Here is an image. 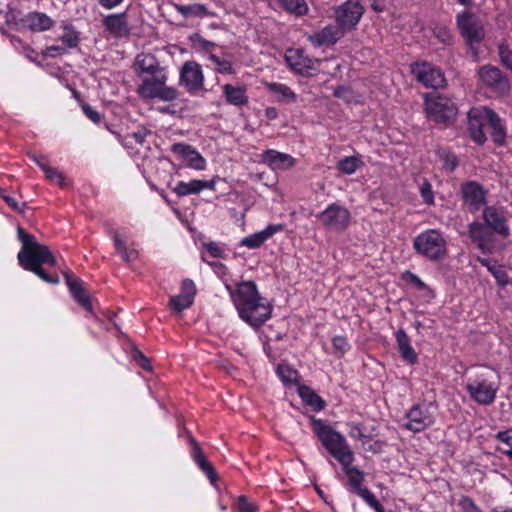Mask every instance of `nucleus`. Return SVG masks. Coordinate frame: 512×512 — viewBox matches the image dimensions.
Listing matches in <instances>:
<instances>
[{
    "instance_id": "nucleus-1",
    "label": "nucleus",
    "mask_w": 512,
    "mask_h": 512,
    "mask_svg": "<svg viewBox=\"0 0 512 512\" xmlns=\"http://www.w3.org/2000/svg\"><path fill=\"white\" fill-rule=\"evenodd\" d=\"M239 317L257 330L272 316L273 306L260 295L254 281L239 282L235 288L225 284Z\"/></svg>"
},
{
    "instance_id": "nucleus-2",
    "label": "nucleus",
    "mask_w": 512,
    "mask_h": 512,
    "mask_svg": "<svg viewBox=\"0 0 512 512\" xmlns=\"http://www.w3.org/2000/svg\"><path fill=\"white\" fill-rule=\"evenodd\" d=\"M18 240L22 243V247L17 255L19 265L31 271L40 277L43 281L50 284L59 283L57 276L48 275L42 265H56V258L46 245L39 243L35 236L27 233L22 227L17 228Z\"/></svg>"
},
{
    "instance_id": "nucleus-3",
    "label": "nucleus",
    "mask_w": 512,
    "mask_h": 512,
    "mask_svg": "<svg viewBox=\"0 0 512 512\" xmlns=\"http://www.w3.org/2000/svg\"><path fill=\"white\" fill-rule=\"evenodd\" d=\"M310 422L313 432L332 457L340 464L347 465L353 463L354 453L346 438L340 432L334 430L321 419L311 417Z\"/></svg>"
},
{
    "instance_id": "nucleus-4",
    "label": "nucleus",
    "mask_w": 512,
    "mask_h": 512,
    "mask_svg": "<svg viewBox=\"0 0 512 512\" xmlns=\"http://www.w3.org/2000/svg\"><path fill=\"white\" fill-rule=\"evenodd\" d=\"M413 248L417 254L434 262L447 256V242L436 229H428L418 234L413 240Z\"/></svg>"
},
{
    "instance_id": "nucleus-5",
    "label": "nucleus",
    "mask_w": 512,
    "mask_h": 512,
    "mask_svg": "<svg viewBox=\"0 0 512 512\" xmlns=\"http://www.w3.org/2000/svg\"><path fill=\"white\" fill-rule=\"evenodd\" d=\"M167 79L166 71L144 78L137 88L139 97L144 100L174 101L178 92L175 88L166 86Z\"/></svg>"
},
{
    "instance_id": "nucleus-6",
    "label": "nucleus",
    "mask_w": 512,
    "mask_h": 512,
    "mask_svg": "<svg viewBox=\"0 0 512 512\" xmlns=\"http://www.w3.org/2000/svg\"><path fill=\"white\" fill-rule=\"evenodd\" d=\"M428 118L435 123L448 125L454 121L458 108L453 100L436 94L425 100Z\"/></svg>"
},
{
    "instance_id": "nucleus-7",
    "label": "nucleus",
    "mask_w": 512,
    "mask_h": 512,
    "mask_svg": "<svg viewBox=\"0 0 512 512\" xmlns=\"http://www.w3.org/2000/svg\"><path fill=\"white\" fill-rule=\"evenodd\" d=\"M7 22L14 26L15 29H29L32 32H43L54 26V20L47 14L42 12H29L19 17L16 12L10 11L6 15Z\"/></svg>"
},
{
    "instance_id": "nucleus-8",
    "label": "nucleus",
    "mask_w": 512,
    "mask_h": 512,
    "mask_svg": "<svg viewBox=\"0 0 512 512\" xmlns=\"http://www.w3.org/2000/svg\"><path fill=\"white\" fill-rule=\"evenodd\" d=\"M457 27L466 44L474 48L485 36L481 21L474 14L464 11L459 13L456 18Z\"/></svg>"
},
{
    "instance_id": "nucleus-9",
    "label": "nucleus",
    "mask_w": 512,
    "mask_h": 512,
    "mask_svg": "<svg viewBox=\"0 0 512 512\" xmlns=\"http://www.w3.org/2000/svg\"><path fill=\"white\" fill-rule=\"evenodd\" d=\"M406 422L403 424V428L413 432L420 433L435 422L434 415L429 410V405L426 403L414 404L405 413Z\"/></svg>"
},
{
    "instance_id": "nucleus-10",
    "label": "nucleus",
    "mask_w": 512,
    "mask_h": 512,
    "mask_svg": "<svg viewBox=\"0 0 512 512\" xmlns=\"http://www.w3.org/2000/svg\"><path fill=\"white\" fill-rule=\"evenodd\" d=\"M466 390L476 403L480 405H490L496 398L498 386L487 378H469L466 384Z\"/></svg>"
},
{
    "instance_id": "nucleus-11",
    "label": "nucleus",
    "mask_w": 512,
    "mask_h": 512,
    "mask_svg": "<svg viewBox=\"0 0 512 512\" xmlns=\"http://www.w3.org/2000/svg\"><path fill=\"white\" fill-rule=\"evenodd\" d=\"M316 217L326 229L344 231L349 225L351 216L347 208L338 203H332Z\"/></svg>"
},
{
    "instance_id": "nucleus-12",
    "label": "nucleus",
    "mask_w": 512,
    "mask_h": 512,
    "mask_svg": "<svg viewBox=\"0 0 512 512\" xmlns=\"http://www.w3.org/2000/svg\"><path fill=\"white\" fill-rule=\"evenodd\" d=\"M363 13L364 8L358 1L348 0L344 2L335 11L338 27L343 29L344 33L353 30Z\"/></svg>"
},
{
    "instance_id": "nucleus-13",
    "label": "nucleus",
    "mask_w": 512,
    "mask_h": 512,
    "mask_svg": "<svg viewBox=\"0 0 512 512\" xmlns=\"http://www.w3.org/2000/svg\"><path fill=\"white\" fill-rule=\"evenodd\" d=\"M180 84L183 85L190 94H196L203 90L204 75L202 67L195 61L185 62L180 70Z\"/></svg>"
},
{
    "instance_id": "nucleus-14",
    "label": "nucleus",
    "mask_w": 512,
    "mask_h": 512,
    "mask_svg": "<svg viewBox=\"0 0 512 512\" xmlns=\"http://www.w3.org/2000/svg\"><path fill=\"white\" fill-rule=\"evenodd\" d=\"M411 68L416 79L425 87L438 89L445 86L446 79L444 74L430 63H415Z\"/></svg>"
},
{
    "instance_id": "nucleus-15",
    "label": "nucleus",
    "mask_w": 512,
    "mask_h": 512,
    "mask_svg": "<svg viewBox=\"0 0 512 512\" xmlns=\"http://www.w3.org/2000/svg\"><path fill=\"white\" fill-rule=\"evenodd\" d=\"M485 226L502 237L510 235L507 217L504 209L495 206H486L482 213Z\"/></svg>"
},
{
    "instance_id": "nucleus-16",
    "label": "nucleus",
    "mask_w": 512,
    "mask_h": 512,
    "mask_svg": "<svg viewBox=\"0 0 512 512\" xmlns=\"http://www.w3.org/2000/svg\"><path fill=\"white\" fill-rule=\"evenodd\" d=\"M171 151L184 160L189 168L195 170H204L206 168V160L191 145L185 143H175L171 147Z\"/></svg>"
},
{
    "instance_id": "nucleus-17",
    "label": "nucleus",
    "mask_w": 512,
    "mask_h": 512,
    "mask_svg": "<svg viewBox=\"0 0 512 512\" xmlns=\"http://www.w3.org/2000/svg\"><path fill=\"white\" fill-rule=\"evenodd\" d=\"M64 278L74 300L87 312L92 313V303L89 295L83 287L82 280L75 277L71 271H65Z\"/></svg>"
},
{
    "instance_id": "nucleus-18",
    "label": "nucleus",
    "mask_w": 512,
    "mask_h": 512,
    "mask_svg": "<svg viewBox=\"0 0 512 512\" xmlns=\"http://www.w3.org/2000/svg\"><path fill=\"white\" fill-rule=\"evenodd\" d=\"M461 193L472 212L478 211L486 201V192L483 186L475 181L462 184Z\"/></svg>"
},
{
    "instance_id": "nucleus-19",
    "label": "nucleus",
    "mask_w": 512,
    "mask_h": 512,
    "mask_svg": "<svg viewBox=\"0 0 512 512\" xmlns=\"http://www.w3.org/2000/svg\"><path fill=\"white\" fill-rule=\"evenodd\" d=\"M344 35L343 29L339 28L338 25H328L319 32L308 35L307 39L315 47L332 46Z\"/></svg>"
},
{
    "instance_id": "nucleus-20",
    "label": "nucleus",
    "mask_w": 512,
    "mask_h": 512,
    "mask_svg": "<svg viewBox=\"0 0 512 512\" xmlns=\"http://www.w3.org/2000/svg\"><path fill=\"white\" fill-rule=\"evenodd\" d=\"M478 75L481 81L489 87L498 90H506L509 88L508 79L496 66L484 65L479 68Z\"/></svg>"
},
{
    "instance_id": "nucleus-21",
    "label": "nucleus",
    "mask_w": 512,
    "mask_h": 512,
    "mask_svg": "<svg viewBox=\"0 0 512 512\" xmlns=\"http://www.w3.org/2000/svg\"><path fill=\"white\" fill-rule=\"evenodd\" d=\"M102 24L105 30L116 38H124L130 34L127 14L125 12L105 16L102 19Z\"/></svg>"
},
{
    "instance_id": "nucleus-22",
    "label": "nucleus",
    "mask_w": 512,
    "mask_h": 512,
    "mask_svg": "<svg viewBox=\"0 0 512 512\" xmlns=\"http://www.w3.org/2000/svg\"><path fill=\"white\" fill-rule=\"evenodd\" d=\"M284 229L283 224H271L268 225L265 229L256 232L254 234L248 235L244 237L240 241V245L247 247L249 249H256L261 247L265 241H267L270 237H272L277 232H280Z\"/></svg>"
},
{
    "instance_id": "nucleus-23",
    "label": "nucleus",
    "mask_w": 512,
    "mask_h": 512,
    "mask_svg": "<svg viewBox=\"0 0 512 512\" xmlns=\"http://www.w3.org/2000/svg\"><path fill=\"white\" fill-rule=\"evenodd\" d=\"M215 185V179L209 181L194 179L189 182H178L172 191L179 197H185L191 194H198L205 189L215 190Z\"/></svg>"
},
{
    "instance_id": "nucleus-24",
    "label": "nucleus",
    "mask_w": 512,
    "mask_h": 512,
    "mask_svg": "<svg viewBox=\"0 0 512 512\" xmlns=\"http://www.w3.org/2000/svg\"><path fill=\"white\" fill-rule=\"evenodd\" d=\"M468 235L471 240L477 243L483 253H488L493 248L491 235L486 231L485 223L474 221L468 225Z\"/></svg>"
},
{
    "instance_id": "nucleus-25",
    "label": "nucleus",
    "mask_w": 512,
    "mask_h": 512,
    "mask_svg": "<svg viewBox=\"0 0 512 512\" xmlns=\"http://www.w3.org/2000/svg\"><path fill=\"white\" fill-rule=\"evenodd\" d=\"M468 131L473 141L479 145L486 142V136L483 132V125L485 118L482 114V109H471L468 112Z\"/></svg>"
},
{
    "instance_id": "nucleus-26",
    "label": "nucleus",
    "mask_w": 512,
    "mask_h": 512,
    "mask_svg": "<svg viewBox=\"0 0 512 512\" xmlns=\"http://www.w3.org/2000/svg\"><path fill=\"white\" fill-rule=\"evenodd\" d=\"M482 114L491 129V137L495 144L503 145L506 140V131L499 116L494 110L484 107Z\"/></svg>"
},
{
    "instance_id": "nucleus-27",
    "label": "nucleus",
    "mask_w": 512,
    "mask_h": 512,
    "mask_svg": "<svg viewBox=\"0 0 512 512\" xmlns=\"http://www.w3.org/2000/svg\"><path fill=\"white\" fill-rule=\"evenodd\" d=\"M262 159L273 170H286L295 165L296 160L289 154L278 152L276 150H266L262 154Z\"/></svg>"
},
{
    "instance_id": "nucleus-28",
    "label": "nucleus",
    "mask_w": 512,
    "mask_h": 512,
    "mask_svg": "<svg viewBox=\"0 0 512 512\" xmlns=\"http://www.w3.org/2000/svg\"><path fill=\"white\" fill-rule=\"evenodd\" d=\"M191 456L197 466L206 474L209 481L214 484L218 480L217 473L213 467V465L206 459L203 454L198 442L195 439L191 438Z\"/></svg>"
},
{
    "instance_id": "nucleus-29",
    "label": "nucleus",
    "mask_w": 512,
    "mask_h": 512,
    "mask_svg": "<svg viewBox=\"0 0 512 512\" xmlns=\"http://www.w3.org/2000/svg\"><path fill=\"white\" fill-rule=\"evenodd\" d=\"M191 456L197 466L206 474L209 481L214 484L218 480L217 473L213 467V465L206 459L203 454L198 442L195 439L191 438Z\"/></svg>"
},
{
    "instance_id": "nucleus-30",
    "label": "nucleus",
    "mask_w": 512,
    "mask_h": 512,
    "mask_svg": "<svg viewBox=\"0 0 512 512\" xmlns=\"http://www.w3.org/2000/svg\"><path fill=\"white\" fill-rule=\"evenodd\" d=\"M395 338L399 353L404 361L410 365H414L418 361V356L414 348L410 344V338L403 329H399L395 333Z\"/></svg>"
},
{
    "instance_id": "nucleus-31",
    "label": "nucleus",
    "mask_w": 512,
    "mask_h": 512,
    "mask_svg": "<svg viewBox=\"0 0 512 512\" xmlns=\"http://www.w3.org/2000/svg\"><path fill=\"white\" fill-rule=\"evenodd\" d=\"M223 96L228 104L234 106H245L248 104V96L244 86L225 84L222 86Z\"/></svg>"
},
{
    "instance_id": "nucleus-32",
    "label": "nucleus",
    "mask_w": 512,
    "mask_h": 512,
    "mask_svg": "<svg viewBox=\"0 0 512 512\" xmlns=\"http://www.w3.org/2000/svg\"><path fill=\"white\" fill-rule=\"evenodd\" d=\"M136 69L138 75L143 73L149 74L150 76L155 75L157 73L165 72V69L161 67L156 60V58L151 54L139 55L136 58Z\"/></svg>"
},
{
    "instance_id": "nucleus-33",
    "label": "nucleus",
    "mask_w": 512,
    "mask_h": 512,
    "mask_svg": "<svg viewBox=\"0 0 512 512\" xmlns=\"http://www.w3.org/2000/svg\"><path fill=\"white\" fill-rule=\"evenodd\" d=\"M298 395L302 401L314 411H320L325 407L324 400L309 386L298 385Z\"/></svg>"
},
{
    "instance_id": "nucleus-34",
    "label": "nucleus",
    "mask_w": 512,
    "mask_h": 512,
    "mask_svg": "<svg viewBox=\"0 0 512 512\" xmlns=\"http://www.w3.org/2000/svg\"><path fill=\"white\" fill-rule=\"evenodd\" d=\"M343 467V472L346 474L348 478L349 485L351 486L352 491L355 494H359L361 490L366 487L362 486L364 481V473L358 469L357 467L351 466V464H341Z\"/></svg>"
},
{
    "instance_id": "nucleus-35",
    "label": "nucleus",
    "mask_w": 512,
    "mask_h": 512,
    "mask_svg": "<svg viewBox=\"0 0 512 512\" xmlns=\"http://www.w3.org/2000/svg\"><path fill=\"white\" fill-rule=\"evenodd\" d=\"M175 10L180 13L183 17H199L203 18L209 15V11L204 4L193 3L190 5H182L178 3L173 4Z\"/></svg>"
},
{
    "instance_id": "nucleus-36",
    "label": "nucleus",
    "mask_w": 512,
    "mask_h": 512,
    "mask_svg": "<svg viewBox=\"0 0 512 512\" xmlns=\"http://www.w3.org/2000/svg\"><path fill=\"white\" fill-rule=\"evenodd\" d=\"M112 240L114 243L115 250L120 254L123 261L129 263L134 261L138 253L135 249L129 248L124 240L121 239L120 234L117 231L113 232Z\"/></svg>"
},
{
    "instance_id": "nucleus-37",
    "label": "nucleus",
    "mask_w": 512,
    "mask_h": 512,
    "mask_svg": "<svg viewBox=\"0 0 512 512\" xmlns=\"http://www.w3.org/2000/svg\"><path fill=\"white\" fill-rule=\"evenodd\" d=\"M270 93L276 95L279 100L286 103H294L297 99L296 94L291 90L290 87L283 83H267L266 84Z\"/></svg>"
},
{
    "instance_id": "nucleus-38",
    "label": "nucleus",
    "mask_w": 512,
    "mask_h": 512,
    "mask_svg": "<svg viewBox=\"0 0 512 512\" xmlns=\"http://www.w3.org/2000/svg\"><path fill=\"white\" fill-rule=\"evenodd\" d=\"M279 5L289 14L297 17L308 13V5L305 0H277Z\"/></svg>"
},
{
    "instance_id": "nucleus-39",
    "label": "nucleus",
    "mask_w": 512,
    "mask_h": 512,
    "mask_svg": "<svg viewBox=\"0 0 512 512\" xmlns=\"http://www.w3.org/2000/svg\"><path fill=\"white\" fill-rule=\"evenodd\" d=\"M60 40L67 49H74L80 43V32L71 24H64L63 34L60 36Z\"/></svg>"
},
{
    "instance_id": "nucleus-40",
    "label": "nucleus",
    "mask_w": 512,
    "mask_h": 512,
    "mask_svg": "<svg viewBox=\"0 0 512 512\" xmlns=\"http://www.w3.org/2000/svg\"><path fill=\"white\" fill-rule=\"evenodd\" d=\"M209 60L214 64V70L220 74H235V68L230 59L225 55L219 56L215 53L209 54Z\"/></svg>"
},
{
    "instance_id": "nucleus-41",
    "label": "nucleus",
    "mask_w": 512,
    "mask_h": 512,
    "mask_svg": "<svg viewBox=\"0 0 512 512\" xmlns=\"http://www.w3.org/2000/svg\"><path fill=\"white\" fill-rule=\"evenodd\" d=\"M480 263L487 267L488 271L491 272L501 287H505L508 284L509 277L501 266L497 265L496 263L492 264L489 259H480Z\"/></svg>"
},
{
    "instance_id": "nucleus-42",
    "label": "nucleus",
    "mask_w": 512,
    "mask_h": 512,
    "mask_svg": "<svg viewBox=\"0 0 512 512\" xmlns=\"http://www.w3.org/2000/svg\"><path fill=\"white\" fill-rule=\"evenodd\" d=\"M276 373L284 384H296L299 380L298 371L285 363L278 364Z\"/></svg>"
},
{
    "instance_id": "nucleus-43",
    "label": "nucleus",
    "mask_w": 512,
    "mask_h": 512,
    "mask_svg": "<svg viewBox=\"0 0 512 512\" xmlns=\"http://www.w3.org/2000/svg\"><path fill=\"white\" fill-rule=\"evenodd\" d=\"M362 164L361 159L355 156H346L338 162V169L347 175L353 174Z\"/></svg>"
},
{
    "instance_id": "nucleus-44",
    "label": "nucleus",
    "mask_w": 512,
    "mask_h": 512,
    "mask_svg": "<svg viewBox=\"0 0 512 512\" xmlns=\"http://www.w3.org/2000/svg\"><path fill=\"white\" fill-rule=\"evenodd\" d=\"M193 302V299H189L187 296L179 293L170 298L169 306L172 310L181 313L183 310L189 308Z\"/></svg>"
},
{
    "instance_id": "nucleus-45",
    "label": "nucleus",
    "mask_w": 512,
    "mask_h": 512,
    "mask_svg": "<svg viewBox=\"0 0 512 512\" xmlns=\"http://www.w3.org/2000/svg\"><path fill=\"white\" fill-rule=\"evenodd\" d=\"M42 171L45 173V176L49 181L56 183L61 187H65L67 185L65 176L57 168L50 166L42 167Z\"/></svg>"
},
{
    "instance_id": "nucleus-46",
    "label": "nucleus",
    "mask_w": 512,
    "mask_h": 512,
    "mask_svg": "<svg viewBox=\"0 0 512 512\" xmlns=\"http://www.w3.org/2000/svg\"><path fill=\"white\" fill-rule=\"evenodd\" d=\"M193 46L207 54V58L209 59V54L213 53V49L216 47V44L204 39L199 34H195L192 38Z\"/></svg>"
},
{
    "instance_id": "nucleus-47",
    "label": "nucleus",
    "mask_w": 512,
    "mask_h": 512,
    "mask_svg": "<svg viewBox=\"0 0 512 512\" xmlns=\"http://www.w3.org/2000/svg\"><path fill=\"white\" fill-rule=\"evenodd\" d=\"M433 35L443 44L451 45L453 42V36L448 27L444 25H436L433 28Z\"/></svg>"
},
{
    "instance_id": "nucleus-48",
    "label": "nucleus",
    "mask_w": 512,
    "mask_h": 512,
    "mask_svg": "<svg viewBox=\"0 0 512 512\" xmlns=\"http://www.w3.org/2000/svg\"><path fill=\"white\" fill-rule=\"evenodd\" d=\"M286 60L288 61L289 65L297 72L303 74L307 72L308 66L305 65V58L299 54L298 52H295L294 55H288L286 56Z\"/></svg>"
},
{
    "instance_id": "nucleus-49",
    "label": "nucleus",
    "mask_w": 512,
    "mask_h": 512,
    "mask_svg": "<svg viewBox=\"0 0 512 512\" xmlns=\"http://www.w3.org/2000/svg\"><path fill=\"white\" fill-rule=\"evenodd\" d=\"M498 53L501 63L512 71V48L507 43L498 46Z\"/></svg>"
},
{
    "instance_id": "nucleus-50",
    "label": "nucleus",
    "mask_w": 512,
    "mask_h": 512,
    "mask_svg": "<svg viewBox=\"0 0 512 512\" xmlns=\"http://www.w3.org/2000/svg\"><path fill=\"white\" fill-rule=\"evenodd\" d=\"M458 507L461 512H484L469 496H461L458 500Z\"/></svg>"
},
{
    "instance_id": "nucleus-51",
    "label": "nucleus",
    "mask_w": 512,
    "mask_h": 512,
    "mask_svg": "<svg viewBox=\"0 0 512 512\" xmlns=\"http://www.w3.org/2000/svg\"><path fill=\"white\" fill-rule=\"evenodd\" d=\"M494 437L496 440L509 446V449L503 453L512 460V428L505 431H499Z\"/></svg>"
},
{
    "instance_id": "nucleus-52",
    "label": "nucleus",
    "mask_w": 512,
    "mask_h": 512,
    "mask_svg": "<svg viewBox=\"0 0 512 512\" xmlns=\"http://www.w3.org/2000/svg\"><path fill=\"white\" fill-rule=\"evenodd\" d=\"M440 158L443 162V168L446 171L452 172L458 166V159L453 153L442 151L440 152Z\"/></svg>"
},
{
    "instance_id": "nucleus-53",
    "label": "nucleus",
    "mask_w": 512,
    "mask_h": 512,
    "mask_svg": "<svg viewBox=\"0 0 512 512\" xmlns=\"http://www.w3.org/2000/svg\"><path fill=\"white\" fill-rule=\"evenodd\" d=\"M0 197L7 203V205L16 212L23 213L26 208V203H19L16 201L14 197L8 194L7 190L4 188H0Z\"/></svg>"
},
{
    "instance_id": "nucleus-54",
    "label": "nucleus",
    "mask_w": 512,
    "mask_h": 512,
    "mask_svg": "<svg viewBox=\"0 0 512 512\" xmlns=\"http://www.w3.org/2000/svg\"><path fill=\"white\" fill-rule=\"evenodd\" d=\"M332 346L335 350V353L341 357L343 356L349 349L350 345L344 336H335L332 338Z\"/></svg>"
},
{
    "instance_id": "nucleus-55",
    "label": "nucleus",
    "mask_w": 512,
    "mask_h": 512,
    "mask_svg": "<svg viewBox=\"0 0 512 512\" xmlns=\"http://www.w3.org/2000/svg\"><path fill=\"white\" fill-rule=\"evenodd\" d=\"M419 192L425 204L434 205V192L432 190V185L429 181L425 180L421 184Z\"/></svg>"
},
{
    "instance_id": "nucleus-56",
    "label": "nucleus",
    "mask_w": 512,
    "mask_h": 512,
    "mask_svg": "<svg viewBox=\"0 0 512 512\" xmlns=\"http://www.w3.org/2000/svg\"><path fill=\"white\" fill-rule=\"evenodd\" d=\"M402 279L415 286L418 290H429V287L414 273L411 271H405L402 274Z\"/></svg>"
},
{
    "instance_id": "nucleus-57",
    "label": "nucleus",
    "mask_w": 512,
    "mask_h": 512,
    "mask_svg": "<svg viewBox=\"0 0 512 512\" xmlns=\"http://www.w3.org/2000/svg\"><path fill=\"white\" fill-rule=\"evenodd\" d=\"M239 512H257L258 506L254 503L249 502L245 495H241L237 498L236 502Z\"/></svg>"
},
{
    "instance_id": "nucleus-58",
    "label": "nucleus",
    "mask_w": 512,
    "mask_h": 512,
    "mask_svg": "<svg viewBox=\"0 0 512 512\" xmlns=\"http://www.w3.org/2000/svg\"><path fill=\"white\" fill-rule=\"evenodd\" d=\"M358 496L361 497L374 510L381 506V503L376 499L375 495L368 488L361 490Z\"/></svg>"
},
{
    "instance_id": "nucleus-59",
    "label": "nucleus",
    "mask_w": 512,
    "mask_h": 512,
    "mask_svg": "<svg viewBox=\"0 0 512 512\" xmlns=\"http://www.w3.org/2000/svg\"><path fill=\"white\" fill-rule=\"evenodd\" d=\"M204 248L213 258H224L225 256L224 250L220 247V245L217 242L210 241L208 243H205Z\"/></svg>"
},
{
    "instance_id": "nucleus-60",
    "label": "nucleus",
    "mask_w": 512,
    "mask_h": 512,
    "mask_svg": "<svg viewBox=\"0 0 512 512\" xmlns=\"http://www.w3.org/2000/svg\"><path fill=\"white\" fill-rule=\"evenodd\" d=\"M180 294L185 295L187 296V298L194 300L196 294V287L191 279L183 280Z\"/></svg>"
},
{
    "instance_id": "nucleus-61",
    "label": "nucleus",
    "mask_w": 512,
    "mask_h": 512,
    "mask_svg": "<svg viewBox=\"0 0 512 512\" xmlns=\"http://www.w3.org/2000/svg\"><path fill=\"white\" fill-rule=\"evenodd\" d=\"M132 357L141 368L151 370L149 359L140 350H133Z\"/></svg>"
},
{
    "instance_id": "nucleus-62",
    "label": "nucleus",
    "mask_w": 512,
    "mask_h": 512,
    "mask_svg": "<svg viewBox=\"0 0 512 512\" xmlns=\"http://www.w3.org/2000/svg\"><path fill=\"white\" fill-rule=\"evenodd\" d=\"M83 113L94 123H99L101 121V115L98 111H96L91 105L83 104L82 105Z\"/></svg>"
},
{
    "instance_id": "nucleus-63",
    "label": "nucleus",
    "mask_w": 512,
    "mask_h": 512,
    "mask_svg": "<svg viewBox=\"0 0 512 512\" xmlns=\"http://www.w3.org/2000/svg\"><path fill=\"white\" fill-rule=\"evenodd\" d=\"M67 52V48L62 45H52L46 48L45 50V56L47 57H57L58 55H63Z\"/></svg>"
},
{
    "instance_id": "nucleus-64",
    "label": "nucleus",
    "mask_w": 512,
    "mask_h": 512,
    "mask_svg": "<svg viewBox=\"0 0 512 512\" xmlns=\"http://www.w3.org/2000/svg\"><path fill=\"white\" fill-rule=\"evenodd\" d=\"M122 2L123 0H98V3L105 9H113Z\"/></svg>"
}]
</instances>
